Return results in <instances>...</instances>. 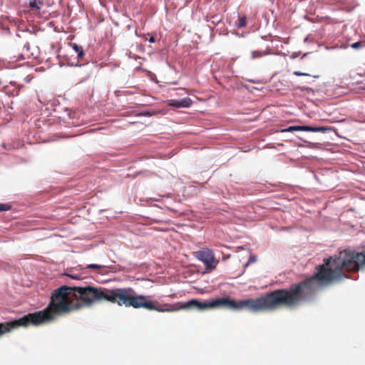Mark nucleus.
Here are the masks:
<instances>
[{"mask_svg":"<svg viewBox=\"0 0 365 365\" xmlns=\"http://www.w3.org/2000/svg\"><path fill=\"white\" fill-rule=\"evenodd\" d=\"M165 306L166 307L163 308L158 305V302L147 300L145 298L142 304V308H145L149 310H155L159 312H173L178 311V308H175V306L172 307L169 304H165Z\"/></svg>","mask_w":365,"mask_h":365,"instance_id":"423d86ee","label":"nucleus"},{"mask_svg":"<svg viewBox=\"0 0 365 365\" xmlns=\"http://www.w3.org/2000/svg\"><path fill=\"white\" fill-rule=\"evenodd\" d=\"M45 319H46V317L43 314V312H34L29 314L24 317L14 322L1 323L0 324V336L2 334L9 332L13 329H15L19 326L27 327L31 324L34 325H39L41 324V322Z\"/></svg>","mask_w":365,"mask_h":365,"instance_id":"7ed1b4c3","label":"nucleus"},{"mask_svg":"<svg viewBox=\"0 0 365 365\" xmlns=\"http://www.w3.org/2000/svg\"><path fill=\"white\" fill-rule=\"evenodd\" d=\"M237 249H239V250L240 249H242V247H238Z\"/></svg>","mask_w":365,"mask_h":365,"instance_id":"393cba45","label":"nucleus"},{"mask_svg":"<svg viewBox=\"0 0 365 365\" xmlns=\"http://www.w3.org/2000/svg\"><path fill=\"white\" fill-rule=\"evenodd\" d=\"M295 131H310L309 125H295Z\"/></svg>","mask_w":365,"mask_h":365,"instance_id":"f8f14e48","label":"nucleus"},{"mask_svg":"<svg viewBox=\"0 0 365 365\" xmlns=\"http://www.w3.org/2000/svg\"><path fill=\"white\" fill-rule=\"evenodd\" d=\"M361 45H362V42L358 41V42L353 43L351 45V47L354 49H358L361 47Z\"/></svg>","mask_w":365,"mask_h":365,"instance_id":"dca6fc26","label":"nucleus"},{"mask_svg":"<svg viewBox=\"0 0 365 365\" xmlns=\"http://www.w3.org/2000/svg\"><path fill=\"white\" fill-rule=\"evenodd\" d=\"M66 276L69 277L71 279H80V277L78 274H66Z\"/></svg>","mask_w":365,"mask_h":365,"instance_id":"412c9836","label":"nucleus"},{"mask_svg":"<svg viewBox=\"0 0 365 365\" xmlns=\"http://www.w3.org/2000/svg\"><path fill=\"white\" fill-rule=\"evenodd\" d=\"M256 261L255 257H250L248 262L245 264V267H247L249 264L252 263Z\"/></svg>","mask_w":365,"mask_h":365,"instance_id":"aec40b11","label":"nucleus"},{"mask_svg":"<svg viewBox=\"0 0 365 365\" xmlns=\"http://www.w3.org/2000/svg\"><path fill=\"white\" fill-rule=\"evenodd\" d=\"M324 264L317 267V272L304 282L292 286L289 289H277L255 299L235 301L229 297L211 300L212 309L226 307L232 310L247 309L251 312L274 310L282 306H294L301 299H311L314 293L322 286L347 278L344 272H359L365 267V253L351 250L341 251L334 258L324 259Z\"/></svg>","mask_w":365,"mask_h":365,"instance_id":"f257e3e1","label":"nucleus"},{"mask_svg":"<svg viewBox=\"0 0 365 365\" xmlns=\"http://www.w3.org/2000/svg\"><path fill=\"white\" fill-rule=\"evenodd\" d=\"M169 105L175 108H189L192 105V100L187 97L180 100H171Z\"/></svg>","mask_w":365,"mask_h":365,"instance_id":"0eeeda50","label":"nucleus"},{"mask_svg":"<svg viewBox=\"0 0 365 365\" xmlns=\"http://www.w3.org/2000/svg\"><path fill=\"white\" fill-rule=\"evenodd\" d=\"M195 256L205 264L207 269H212L215 267V257L210 250H200L195 253Z\"/></svg>","mask_w":365,"mask_h":365,"instance_id":"39448f33","label":"nucleus"},{"mask_svg":"<svg viewBox=\"0 0 365 365\" xmlns=\"http://www.w3.org/2000/svg\"><path fill=\"white\" fill-rule=\"evenodd\" d=\"M145 116H150L151 115H150V113H145Z\"/></svg>","mask_w":365,"mask_h":365,"instance_id":"5701e85b","label":"nucleus"},{"mask_svg":"<svg viewBox=\"0 0 365 365\" xmlns=\"http://www.w3.org/2000/svg\"><path fill=\"white\" fill-rule=\"evenodd\" d=\"M294 75L295 76H309V74L307 73H302V72H300V71H294Z\"/></svg>","mask_w":365,"mask_h":365,"instance_id":"6ab92c4d","label":"nucleus"},{"mask_svg":"<svg viewBox=\"0 0 365 365\" xmlns=\"http://www.w3.org/2000/svg\"><path fill=\"white\" fill-rule=\"evenodd\" d=\"M246 25V17L241 16L239 18L238 27L242 28Z\"/></svg>","mask_w":365,"mask_h":365,"instance_id":"2eb2a0df","label":"nucleus"},{"mask_svg":"<svg viewBox=\"0 0 365 365\" xmlns=\"http://www.w3.org/2000/svg\"><path fill=\"white\" fill-rule=\"evenodd\" d=\"M144 299L145 297L143 295L135 296L134 294H131L129 299L128 307H133L136 309L142 308Z\"/></svg>","mask_w":365,"mask_h":365,"instance_id":"6e6552de","label":"nucleus"},{"mask_svg":"<svg viewBox=\"0 0 365 365\" xmlns=\"http://www.w3.org/2000/svg\"><path fill=\"white\" fill-rule=\"evenodd\" d=\"M70 45L72 47V48L73 49V51H75V52L76 53L77 58L78 59L82 58L84 56V51H83V48L81 46H78L76 43H71Z\"/></svg>","mask_w":365,"mask_h":365,"instance_id":"9d476101","label":"nucleus"},{"mask_svg":"<svg viewBox=\"0 0 365 365\" xmlns=\"http://www.w3.org/2000/svg\"><path fill=\"white\" fill-rule=\"evenodd\" d=\"M43 6V2L41 0H29V6L31 10L39 11Z\"/></svg>","mask_w":365,"mask_h":365,"instance_id":"1a4fd4ad","label":"nucleus"},{"mask_svg":"<svg viewBox=\"0 0 365 365\" xmlns=\"http://www.w3.org/2000/svg\"><path fill=\"white\" fill-rule=\"evenodd\" d=\"M175 308L180 309H194L200 311H204L212 309V301L200 302L197 299H191L188 302L175 304Z\"/></svg>","mask_w":365,"mask_h":365,"instance_id":"20e7f679","label":"nucleus"},{"mask_svg":"<svg viewBox=\"0 0 365 365\" xmlns=\"http://www.w3.org/2000/svg\"><path fill=\"white\" fill-rule=\"evenodd\" d=\"M24 47H25L27 50H29V46L28 45H25V46H24Z\"/></svg>","mask_w":365,"mask_h":365,"instance_id":"b1692460","label":"nucleus"},{"mask_svg":"<svg viewBox=\"0 0 365 365\" xmlns=\"http://www.w3.org/2000/svg\"><path fill=\"white\" fill-rule=\"evenodd\" d=\"M251 54H252L251 58L252 59H254V58H259V57L262 56L264 54H266V53H262V52L257 51H253Z\"/></svg>","mask_w":365,"mask_h":365,"instance_id":"ddd939ff","label":"nucleus"},{"mask_svg":"<svg viewBox=\"0 0 365 365\" xmlns=\"http://www.w3.org/2000/svg\"><path fill=\"white\" fill-rule=\"evenodd\" d=\"M330 128L328 127H313L310 126V132H322L324 133L327 130H329Z\"/></svg>","mask_w":365,"mask_h":365,"instance_id":"9b49d317","label":"nucleus"},{"mask_svg":"<svg viewBox=\"0 0 365 365\" xmlns=\"http://www.w3.org/2000/svg\"><path fill=\"white\" fill-rule=\"evenodd\" d=\"M10 205L7 204H1L0 203V211H6L10 209Z\"/></svg>","mask_w":365,"mask_h":365,"instance_id":"f3484780","label":"nucleus"},{"mask_svg":"<svg viewBox=\"0 0 365 365\" xmlns=\"http://www.w3.org/2000/svg\"><path fill=\"white\" fill-rule=\"evenodd\" d=\"M295 131V125L289 126L287 128L283 129L282 132H293Z\"/></svg>","mask_w":365,"mask_h":365,"instance_id":"a211bd4d","label":"nucleus"},{"mask_svg":"<svg viewBox=\"0 0 365 365\" xmlns=\"http://www.w3.org/2000/svg\"><path fill=\"white\" fill-rule=\"evenodd\" d=\"M154 41H155V38H154V37H153V36H152V37H150V39H149V42H150V43H153Z\"/></svg>","mask_w":365,"mask_h":365,"instance_id":"4be33fe9","label":"nucleus"},{"mask_svg":"<svg viewBox=\"0 0 365 365\" xmlns=\"http://www.w3.org/2000/svg\"><path fill=\"white\" fill-rule=\"evenodd\" d=\"M131 294H135L131 288L107 289L90 285H64L52 294L48 307L45 310L38 312L48 317L41 324L54 320L57 315L68 313L82 307H91L95 302L102 300L128 307Z\"/></svg>","mask_w":365,"mask_h":365,"instance_id":"f03ea898","label":"nucleus"},{"mask_svg":"<svg viewBox=\"0 0 365 365\" xmlns=\"http://www.w3.org/2000/svg\"><path fill=\"white\" fill-rule=\"evenodd\" d=\"M103 267H104V266L97 264H89L86 265V269H101Z\"/></svg>","mask_w":365,"mask_h":365,"instance_id":"4468645a","label":"nucleus"}]
</instances>
